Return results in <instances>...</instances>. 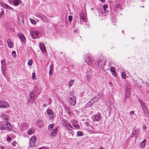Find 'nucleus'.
<instances>
[{"label":"nucleus","instance_id":"1","mask_svg":"<svg viewBox=\"0 0 149 149\" xmlns=\"http://www.w3.org/2000/svg\"><path fill=\"white\" fill-rule=\"evenodd\" d=\"M0 129L2 130H12L13 128L10 122L3 121L0 122Z\"/></svg>","mask_w":149,"mask_h":149},{"label":"nucleus","instance_id":"2","mask_svg":"<svg viewBox=\"0 0 149 149\" xmlns=\"http://www.w3.org/2000/svg\"><path fill=\"white\" fill-rule=\"evenodd\" d=\"M62 125L68 130H71L72 126L69 122L65 119H63L62 121Z\"/></svg>","mask_w":149,"mask_h":149},{"label":"nucleus","instance_id":"3","mask_svg":"<svg viewBox=\"0 0 149 149\" xmlns=\"http://www.w3.org/2000/svg\"><path fill=\"white\" fill-rule=\"evenodd\" d=\"M9 107V104L5 101L0 100V108L4 109L8 108Z\"/></svg>","mask_w":149,"mask_h":149},{"label":"nucleus","instance_id":"4","mask_svg":"<svg viewBox=\"0 0 149 149\" xmlns=\"http://www.w3.org/2000/svg\"><path fill=\"white\" fill-rule=\"evenodd\" d=\"M47 112L48 115V117L50 119H52L55 117V115L54 113L52 112L51 109H47Z\"/></svg>","mask_w":149,"mask_h":149},{"label":"nucleus","instance_id":"5","mask_svg":"<svg viewBox=\"0 0 149 149\" xmlns=\"http://www.w3.org/2000/svg\"><path fill=\"white\" fill-rule=\"evenodd\" d=\"M39 33L38 31H32L30 32V35L33 39H36L39 37Z\"/></svg>","mask_w":149,"mask_h":149},{"label":"nucleus","instance_id":"6","mask_svg":"<svg viewBox=\"0 0 149 149\" xmlns=\"http://www.w3.org/2000/svg\"><path fill=\"white\" fill-rule=\"evenodd\" d=\"M29 127L28 123H23L20 127L19 130L21 131H23L27 129Z\"/></svg>","mask_w":149,"mask_h":149},{"label":"nucleus","instance_id":"7","mask_svg":"<svg viewBox=\"0 0 149 149\" xmlns=\"http://www.w3.org/2000/svg\"><path fill=\"white\" fill-rule=\"evenodd\" d=\"M125 94L126 97H129L130 94V87L129 85H127L125 88Z\"/></svg>","mask_w":149,"mask_h":149},{"label":"nucleus","instance_id":"8","mask_svg":"<svg viewBox=\"0 0 149 149\" xmlns=\"http://www.w3.org/2000/svg\"><path fill=\"white\" fill-rule=\"evenodd\" d=\"M68 99L70 104L71 105L74 106L75 105L76 101L75 97H69Z\"/></svg>","mask_w":149,"mask_h":149},{"label":"nucleus","instance_id":"9","mask_svg":"<svg viewBox=\"0 0 149 149\" xmlns=\"http://www.w3.org/2000/svg\"><path fill=\"white\" fill-rule=\"evenodd\" d=\"M39 47L42 52H45L46 51V48L44 44L42 42H39Z\"/></svg>","mask_w":149,"mask_h":149},{"label":"nucleus","instance_id":"10","mask_svg":"<svg viewBox=\"0 0 149 149\" xmlns=\"http://www.w3.org/2000/svg\"><path fill=\"white\" fill-rule=\"evenodd\" d=\"M36 140V136H32L30 139V144L32 146L33 145Z\"/></svg>","mask_w":149,"mask_h":149},{"label":"nucleus","instance_id":"11","mask_svg":"<svg viewBox=\"0 0 149 149\" xmlns=\"http://www.w3.org/2000/svg\"><path fill=\"white\" fill-rule=\"evenodd\" d=\"M17 35L19 38L21 39L22 41L24 42H26V40L24 35L22 33H19L17 34Z\"/></svg>","mask_w":149,"mask_h":149},{"label":"nucleus","instance_id":"12","mask_svg":"<svg viewBox=\"0 0 149 149\" xmlns=\"http://www.w3.org/2000/svg\"><path fill=\"white\" fill-rule=\"evenodd\" d=\"M58 127H54L51 132L50 135L53 136H55L57 133Z\"/></svg>","mask_w":149,"mask_h":149},{"label":"nucleus","instance_id":"13","mask_svg":"<svg viewBox=\"0 0 149 149\" xmlns=\"http://www.w3.org/2000/svg\"><path fill=\"white\" fill-rule=\"evenodd\" d=\"M93 117L95 118V120L97 121H99L101 118V116L100 114L99 113H97V114L94 115Z\"/></svg>","mask_w":149,"mask_h":149},{"label":"nucleus","instance_id":"14","mask_svg":"<svg viewBox=\"0 0 149 149\" xmlns=\"http://www.w3.org/2000/svg\"><path fill=\"white\" fill-rule=\"evenodd\" d=\"M76 122V121L75 120H72L71 122L72 123L73 126L76 129H79L80 127L78 125L76 124V123H75Z\"/></svg>","mask_w":149,"mask_h":149},{"label":"nucleus","instance_id":"15","mask_svg":"<svg viewBox=\"0 0 149 149\" xmlns=\"http://www.w3.org/2000/svg\"><path fill=\"white\" fill-rule=\"evenodd\" d=\"M146 140L144 139L142 141H141L139 144L140 146L142 148H144L145 146V142Z\"/></svg>","mask_w":149,"mask_h":149},{"label":"nucleus","instance_id":"16","mask_svg":"<svg viewBox=\"0 0 149 149\" xmlns=\"http://www.w3.org/2000/svg\"><path fill=\"white\" fill-rule=\"evenodd\" d=\"M7 42L8 44V46L10 48H12L13 46V43L12 42L11 40L9 39L7 40Z\"/></svg>","mask_w":149,"mask_h":149},{"label":"nucleus","instance_id":"17","mask_svg":"<svg viewBox=\"0 0 149 149\" xmlns=\"http://www.w3.org/2000/svg\"><path fill=\"white\" fill-rule=\"evenodd\" d=\"M6 65L2 66L1 68V71L3 73V75L5 77L6 76V74L5 73L6 71Z\"/></svg>","mask_w":149,"mask_h":149},{"label":"nucleus","instance_id":"18","mask_svg":"<svg viewBox=\"0 0 149 149\" xmlns=\"http://www.w3.org/2000/svg\"><path fill=\"white\" fill-rule=\"evenodd\" d=\"M85 61L86 63L88 65H91L92 63V61L90 58L89 57H87L85 59Z\"/></svg>","mask_w":149,"mask_h":149},{"label":"nucleus","instance_id":"19","mask_svg":"<svg viewBox=\"0 0 149 149\" xmlns=\"http://www.w3.org/2000/svg\"><path fill=\"white\" fill-rule=\"evenodd\" d=\"M80 18L83 21L82 22L85 21V17L84 15L82 12H81L80 14Z\"/></svg>","mask_w":149,"mask_h":149},{"label":"nucleus","instance_id":"20","mask_svg":"<svg viewBox=\"0 0 149 149\" xmlns=\"http://www.w3.org/2000/svg\"><path fill=\"white\" fill-rule=\"evenodd\" d=\"M34 132V130L32 128H30L27 131V134L29 135H30L33 133Z\"/></svg>","mask_w":149,"mask_h":149},{"label":"nucleus","instance_id":"21","mask_svg":"<svg viewBox=\"0 0 149 149\" xmlns=\"http://www.w3.org/2000/svg\"><path fill=\"white\" fill-rule=\"evenodd\" d=\"M139 132V129H134V130H133L132 132V134L134 135L138 133V132Z\"/></svg>","mask_w":149,"mask_h":149},{"label":"nucleus","instance_id":"22","mask_svg":"<svg viewBox=\"0 0 149 149\" xmlns=\"http://www.w3.org/2000/svg\"><path fill=\"white\" fill-rule=\"evenodd\" d=\"M65 110L67 112L68 114L71 115V113L70 112V108L67 106L65 107H64Z\"/></svg>","mask_w":149,"mask_h":149},{"label":"nucleus","instance_id":"23","mask_svg":"<svg viewBox=\"0 0 149 149\" xmlns=\"http://www.w3.org/2000/svg\"><path fill=\"white\" fill-rule=\"evenodd\" d=\"M94 103V102H92L90 100L87 103L85 107H89L92 104Z\"/></svg>","mask_w":149,"mask_h":149},{"label":"nucleus","instance_id":"24","mask_svg":"<svg viewBox=\"0 0 149 149\" xmlns=\"http://www.w3.org/2000/svg\"><path fill=\"white\" fill-rule=\"evenodd\" d=\"M41 19L45 23L47 22H48V20L47 18L43 15L41 17Z\"/></svg>","mask_w":149,"mask_h":149},{"label":"nucleus","instance_id":"25","mask_svg":"<svg viewBox=\"0 0 149 149\" xmlns=\"http://www.w3.org/2000/svg\"><path fill=\"white\" fill-rule=\"evenodd\" d=\"M74 82V80H70L68 82V86L69 87L72 86Z\"/></svg>","mask_w":149,"mask_h":149},{"label":"nucleus","instance_id":"26","mask_svg":"<svg viewBox=\"0 0 149 149\" xmlns=\"http://www.w3.org/2000/svg\"><path fill=\"white\" fill-rule=\"evenodd\" d=\"M18 21L20 24L21 23V22L22 23H23V18L22 16H21L20 17H18Z\"/></svg>","mask_w":149,"mask_h":149},{"label":"nucleus","instance_id":"27","mask_svg":"<svg viewBox=\"0 0 149 149\" xmlns=\"http://www.w3.org/2000/svg\"><path fill=\"white\" fill-rule=\"evenodd\" d=\"M1 117L3 119L7 120L8 119V116L7 115L5 114H2L1 116Z\"/></svg>","mask_w":149,"mask_h":149},{"label":"nucleus","instance_id":"28","mask_svg":"<svg viewBox=\"0 0 149 149\" xmlns=\"http://www.w3.org/2000/svg\"><path fill=\"white\" fill-rule=\"evenodd\" d=\"M19 0H15L14 2V5L15 6H18L20 2Z\"/></svg>","mask_w":149,"mask_h":149},{"label":"nucleus","instance_id":"29","mask_svg":"<svg viewBox=\"0 0 149 149\" xmlns=\"http://www.w3.org/2000/svg\"><path fill=\"white\" fill-rule=\"evenodd\" d=\"M121 75L123 79H125L126 78V75L124 72L121 73Z\"/></svg>","mask_w":149,"mask_h":149},{"label":"nucleus","instance_id":"30","mask_svg":"<svg viewBox=\"0 0 149 149\" xmlns=\"http://www.w3.org/2000/svg\"><path fill=\"white\" fill-rule=\"evenodd\" d=\"M5 8L10 10H13V9L7 4H6V5Z\"/></svg>","mask_w":149,"mask_h":149},{"label":"nucleus","instance_id":"31","mask_svg":"<svg viewBox=\"0 0 149 149\" xmlns=\"http://www.w3.org/2000/svg\"><path fill=\"white\" fill-rule=\"evenodd\" d=\"M29 96L31 98V100H33V97L34 96V94L33 93V92H31L30 94H29Z\"/></svg>","mask_w":149,"mask_h":149},{"label":"nucleus","instance_id":"32","mask_svg":"<svg viewBox=\"0 0 149 149\" xmlns=\"http://www.w3.org/2000/svg\"><path fill=\"white\" fill-rule=\"evenodd\" d=\"M102 96V94H99L95 96L97 100H99Z\"/></svg>","mask_w":149,"mask_h":149},{"label":"nucleus","instance_id":"33","mask_svg":"<svg viewBox=\"0 0 149 149\" xmlns=\"http://www.w3.org/2000/svg\"><path fill=\"white\" fill-rule=\"evenodd\" d=\"M36 15L37 17L40 18L41 19L43 15L40 13H39L38 14H36Z\"/></svg>","mask_w":149,"mask_h":149},{"label":"nucleus","instance_id":"34","mask_svg":"<svg viewBox=\"0 0 149 149\" xmlns=\"http://www.w3.org/2000/svg\"><path fill=\"white\" fill-rule=\"evenodd\" d=\"M33 63V61L32 60L30 59L29 60L28 62V65L29 66H31L32 65Z\"/></svg>","mask_w":149,"mask_h":149},{"label":"nucleus","instance_id":"35","mask_svg":"<svg viewBox=\"0 0 149 149\" xmlns=\"http://www.w3.org/2000/svg\"><path fill=\"white\" fill-rule=\"evenodd\" d=\"M91 100L92 102H94V103L98 100L97 98L95 96L94 97L93 99H92Z\"/></svg>","mask_w":149,"mask_h":149},{"label":"nucleus","instance_id":"36","mask_svg":"<svg viewBox=\"0 0 149 149\" xmlns=\"http://www.w3.org/2000/svg\"><path fill=\"white\" fill-rule=\"evenodd\" d=\"M54 125L53 124L50 125L48 127V129L49 130H51L54 127Z\"/></svg>","mask_w":149,"mask_h":149},{"label":"nucleus","instance_id":"37","mask_svg":"<svg viewBox=\"0 0 149 149\" xmlns=\"http://www.w3.org/2000/svg\"><path fill=\"white\" fill-rule=\"evenodd\" d=\"M77 135L79 136H82L83 134L81 131H78L77 133Z\"/></svg>","mask_w":149,"mask_h":149},{"label":"nucleus","instance_id":"38","mask_svg":"<svg viewBox=\"0 0 149 149\" xmlns=\"http://www.w3.org/2000/svg\"><path fill=\"white\" fill-rule=\"evenodd\" d=\"M0 4L1 6H2L3 8H5L6 5V4L3 3H0Z\"/></svg>","mask_w":149,"mask_h":149},{"label":"nucleus","instance_id":"39","mask_svg":"<svg viewBox=\"0 0 149 149\" xmlns=\"http://www.w3.org/2000/svg\"><path fill=\"white\" fill-rule=\"evenodd\" d=\"M0 4L1 6H2L3 8H5L6 5V4L3 3H0Z\"/></svg>","mask_w":149,"mask_h":149},{"label":"nucleus","instance_id":"40","mask_svg":"<svg viewBox=\"0 0 149 149\" xmlns=\"http://www.w3.org/2000/svg\"><path fill=\"white\" fill-rule=\"evenodd\" d=\"M36 74L35 73L33 72L32 74V79L33 80L36 79Z\"/></svg>","mask_w":149,"mask_h":149},{"label":"nucleus","instance_id":"41","mask_svg":"<svg viewBox=\"0 0 149 149\" xmlns=\"http://www.w3.org/2000/svg\"><path fill=\"white\" fill-rule=\"evenodd\" d=\"M31 22L33 24H36V22L33 19H31L30 20Z\"/></svg>","mask_w":149,"mask_h":149},{"label":"nucleus","instance_id":"42","mask_svg":"<svg viewBox=\"0 0 149 149\" xmlns=\"http://www.w3.org/2000/svg\"><path fill=\"white\" fill-rule=\"evenodd\" d=\"M69 97H74L73 92H70L69 93Z\"/></svg>","mask_w":149,"mask_h":149},{"label":"nucleus","instance_id":"43","mask_svg":"<svg viewBox=\"0 0 149 149\" xmlns=\"http://www.w3.org/2000/svg\"><path fill=\"white\" fill-rule=\"evenodd\" d=\"M72 17L71 15H70L68 17V20L70 22H71L72 19Z\"/></svg>","mask_w":149,"mask_h":149},{"label":"nucleus","instance_id":"44","mask_svg":"<svg viewBox=\"0 0 149 149\" xmlns=\"http://www.w3.org/2000/svg\"><path fill=\"white\" fill-rule=\"evenodd\" d=\"M73 129V128L72 127V128L71 129V130H68L69 131H70L69 133L71 134L72 135H73L74 134V133L73 132V131L72 130V129Z\"/></svg>","mask_w":149,"mask_h":149},{"label":"nucleus","instance_id":"45","mask_svg":"<svg viewBox=\"0 0 149 149\" xmlns=\"http://www.w3.org/2000/svg\"><path fill=\"white\" fill-rule=\"evenodd\" d=\"M139 101L140 103L141 104V105H142V107L143 108V107H144L145 106H143V103L142 102V101H141V100H140V99H139Z\"/></svg>","mask_w":149,"mask_h":149},{"label":"nucleus","instance_id":"46","mask_svg":"<svg viewBox=\"0 0 149 149\" xmlns=\"http://www.w3.org/2000/svg\"><path fill=\"white\" fill-rule=\"evenodd\" d=\"M12 55L14 57L16 56V52L15 51H13L12 53Z\"/></svg>","mask_w":149,"mask_h":149},{"label":"nucleus","instance_id":"47","mask_svg":"<svg viewBox=\"0 0 149 149\" xmlns=\"http://www.w3.org/2000/svg\"><path fill=\"white\" fill-rule=\"evenodd\" d=\"M147 129V127L145 125H144L143 126V131H146V129Z\"/></svg>","mask_w":149,"mask_h":149},{"label":"nucleus","instance_id":"48","mask_svg":"<svg viewBox=\"0 0 149 149\" xmlns=\"http://www.w3.org/2000/svg\"><path fill=\"white\" fill-rule=\"evenodd\" d=\"M1 63L2 65V66H4L5 65V61L4 60H3L1 61Z\"/></svg>","mask_w":149,"mask_h":149},{"label":"nucleus","instance_id":"49","mask_svg":"<svg viewBox=\"0 0 149 149\" xmlns=\"http://www.w3.org/2000/svg\"><path fill=\"white\" fill-rule=\"evenodd\" d=\"M111 73L115 71V69L114 68H111L110 69Z\"/></svg>","mask_w":149,"mask_h":149},{"label":"nucleus","instance_id":"50","mask_svg":"<svg viewBox=\"0 0 149 149\" xmlns=\"http://www.w3.org/2000/svg\"><path fill=\"white\" fill-rule=\"evenodd\" d=\"M108 7L107 5V4H105L103 6L104 9L105 10V9Z\"/></svg>","mask_w":149,"mask_h":149},{"label":"nucleus","instance_id":"51","mask_svg":"<svg viewBox=\"0 0 149 149\" xmlns=\"http://www.w3.org/2000/svg\"><path fill=\"white\" fill-rule=\"evenodd\" d=\"M112 74L115 77L117 75L116 73L115 72V71L112 72Z\"/></svg>","mask_w":149,"mask_h":149},{"label":"nucleus","instance_id":"52","mask_svg":"<svg viewBox=\"0 0 149 149\" xmlns=\"http://www.w3.org/2000/svg\"><path fill=\"white\" fill-rule=\"evenodd\" d=\"M11 138L10 136H8L7 138V141H10L11 140Z\"/></svg>","mask_w":149,"mask_h":149},{"label":"nucleus","instance_id":"53","mask_svg":"<svg viewBox=\"0 0 149 149\" xmlns=\"http://www.w3.org/2000/svg\"><path fill=\"white\" fill-rule=\"evenodd\" d=\"M53 68V66L52 65H51L50 66V70H52V69Z\"/></svg>","mask_w":149,"mask_h":149},{"label":"nucleus","instance_id":"54","mask_svg":"<svg viewBox=\"0 0 149 149\" xmlns=\"http://www.w3.org/2000/svg\"><path fill=\"white\" fill-rule=\"evenodd\" d=\"M52 72V70H50L49 71V74L50 75H52L51 74Z\"/></svg>","mask_w":149,"mask_h":149},{"label":"nucleus","instance_id":"55","mask_svg":"<svg viewBox=\"0 0 149 149\" xmlns=\"http://www.w3.org/2000/svg\"><path fill=\"white\" fill-rule=\"evenodd\" d=\"M134 113V111H131L130 113V115H133Z\"/></svg>","mask_w":149,"mask_h":149},{"label":"nucleus","instance_id":"56","mask_svg":"<svg viewBox=\"0 0 149 149\" xmlns=\"http://www.w3.org/2000/svg\"><path fill=\"white\" fill-rule=\"evenodd\" d=\"M41 122V121L40 120H38L36 121V123H40Z\"/></svg>","mask_w":149,"mask_h":149},{"label":"nucleus","instance_id":"57","mask_svg":"<svg viewBox=\"0 0 149 149\" xmlns=\"http://www.w3.org/2000/svg\"><path fill=\"white\" fill-rule=\"evenodd\" d=\"M16 144V143L15 142H13L12 143V145L13 146H15V145Z\"/></svg>","mask_w":149,"mask_h":149},{"label":"nucleus","instance_id":"58","mask_svg":"<svg viewBox=\"0 0 149 149\" xmlns=\"http://www.w3.org/2000/svg\"><path fill=\"white\" fill-rule=\"evenodd\" d=\"M109 85L110 86H112V84L111 82H109Z\"/></svg>","mask_w":149,"mask_h":149},{"label":"nucleus","instance_id":"59","mask_svg":"<svg viewBox=\"0 0 149 149\" xmlns=\"http://www.w3.org/2000/svg\"><path fill=\"white\" fill-rule=\"evenodd\" d=\"M100 1L102 2H104L105 1V0H100Z\"/></svg>","mask_w":149,"mask_h":149},{"label":"nucleus","instance_id":"60","mask_svg":"<svg viewBox=\"0 0 149 149\" xmlns=\"http://www.w3.org/2000/svg\"><path fill=\"white\" fill-rule=\"evenodd\" d=\"M105 65V64H104V63H103V64H102V65H101V66H104Z\"/></svg>","mask_w":149,"mask_h":149},{"label":"nucleus","instance_id":"61","mask_svg":"<svg viewBox=\"0 0 149 149\" xmlns=\"http://www.w3.org/2000/svg\"><path fill=\"white\" fill-rule=\"evenodd\" d=\"M100 62H101V61H99L98 63V65H100Z\"/></svg>","mask_w":149,"mask_h":149},{"label":"nucleus","instance_id":"62","mask_svg":"<svg viewBox=\"0 0 149 149\" xmlns=\"http://www.w3.org/2000/svg\"><path fill=\"white\" fill-rule=\"evenodd\" d=\"M43 106L44 107H46V104H44L43 105Z\"/></svg>","mask_w":149,"mask_h":149},{"label":"nucleus","instance_id":"63","mask_svg":"<svg viewBox=\"0 0 149 149\" xmlns=\"http://www.w3.org/2000/svg\"><path fill=\"white\" fill-rule=\"evenodd\" d=\"M1 149H4V147L3 146H2L1 147Z\"/></svg>","mask_w":149,"mask_h":149},{"label":"nucleus","instance_id":"64","mask_svg":"<svg viewBox=\"0 0 149 149\" xmlns=\"http://www.w3.org/2000/svg\"><path fill=\"white\" fill-rule=\"evenodd\" d=\"M103 149V148L102 147V148H100V149Z\"/></svg>","mask_w":149,"mask_h":149}]
</instances>
